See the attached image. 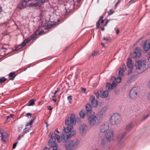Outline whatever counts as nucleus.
Listing matches in <instances>:
<instances>
[{"mask_svg": "<svg viewBox=\"0 0 150 150\" xmlns=\"http://www.w3.org/2000/svg\"><path fill=\"white\" fill-rule=\"evenodd\" d=\"M150 62L149 59L141 60L136 61L135 67L139 73L142 72L147 70L149 67Z\"/></svg>", "mask_w": 150, "mask_h": 150, "instance_id": "1", "label": "nucleus"}, {"mask_svg": "<svg viewBox=\"0 0 150 150\" xmlns=\"http://www.w3.org/2000/svg\"><path fill=\"white\" fill-rule=\"evenodd\" d=\"M102 115L100 112H98L96 115H91L88 118V121L91 127L98 125L101 121Z\"/></svg>", "mask_w": 150, "mask_h": 150, "instance_id": "2", "label": "nucleus"}, {"mask_svg": "<svg viewBox=\"0 0 150 150\" xmlns=\"http://www.w3.org/2000/svg\"><path fill=\"white\" fill-rule=\"evenodd\" d=\"M49 136L51 138V139L48 141L49 146L50 147L53 148V150H57L58 146L56 144V139L57 140V142L60 143V136L57 134H55V132H54V133H50Z\"/></svg>", "mask_w": 150, "mask_h": 150, "instance_id": "3", "label": "nucleus"}, {"mask_svg": "<svg viewBox=\"0 0 150 150\" xmlns=\"http://www.w3.org/2000/svg\"><path fill=\"white\" fill-rule=\"evenodd\" d=\"M80 142L79 140L74 139L68 141L64 144V146L66 150H74L79 147Z\"/></svg>", "mask_w": 150, "mask_h": 150, "instance_id": "4", "label": "nucleus"}, {"mask_svg": "<svg viewBox=\"0 0 150 150\" xmlns=\"http://www.w3.org/2000/svg\"><path fill=\"white\" fill-rule=\"evenodd\" d=\"M38 31H37L34 33L30 37L25 39L20 45H21L22 47L25 46L26 44L29 41H30L31 40H36L38 38L37 36L38 35H41L45 33V32L42 31H40L38 33Z\"/></svg>", "mask_w": 150, "mask_h": 150, "instance_id": "5", "label": "nucleus"}, {"mask_svg": "<svg viewBox=\"0 0 150 150\" xmlns=\"http://www.w3.org/2000/svg\"><path fill=\"white\" fill-rule=\"evenodd\" d=\"M120 115L118 114L115 113L112 115L110 119V122L112 125H115L120 123L121 120Z\"/></svg>", "mask_w": 150, "mask_h": 150, "instance_id": "6", "label": "nucleus"}, {"mask_svg": "<svg viewBox=\"0 0 150 150\" xmlns=\"http://www.w3.org/2000/svg\"><path fill=\"white\" fill-rule=\"evenodd\" d=\"M76 122V118L75 114L74 113H71L70 117L66 119L65 121V124L68 125L73 126L74 125Z\"/></svg>", "mask_w": 150, "mask_h": 150, "instance_id": "7", "label": "nucleus"}, {"mask_svg": "<svg viewBox=\"0 0 150 150\" xmlns=\"http://www.w3.org/2000/svg\"><path fill=\"white\" fill-rule=\"evenodd\" d=\"M109 124L108 122H105L100 125V131L102 133L107 132L109 129Z\"/></svg>", "mask_w": 150, "mask_h": 150, "instance_id": "8", "label": "nucleus"}, {"mask_svg": "<svg viewBox=\"0 0 150 150\" xmlns=\"http://www.w3.org/2000/svg\"><path fill=\"white\" fill-rule=\"evenodd\" d=\"M74 5L73 4H70L69 3H67L66 5V9L64 11V14L65 15H68L70 11H71L74 8Z\"/></svg>", "mask_w": 150, "mask_h": 150, "instance_id": "9", "label": "nucleus"}, {"mask_svg": "<svg viewBox=\"0 0 150 150\" xmlns=\"http://www.w3.org/2000/svg\"><path fill=\"white\" fill-rule=\"evenodd\" d=\"M114 134L113 131L112 130H109L107 132L105 136L107 142H110L114 138Z\"/></svg>", "mask_w": 150, "mask_h": 150, "instance_id": "10", "label": "nucleus"}, {"mask_svg": "<svg viewBox=\"0 0 150 150\" xmlns=\"http://www.w3.org/2000/svg\"><path fill=\"white\" fill-rule=\"evenodd\" d=\"M126 134V132H124L120 134L117 137V140L118 143L120 145H122L123 144V139L125 136Z\"/></svg>", "mask_w": 150, "mask_h": 150, "instance_id": "11", "label": "nucleus"}, {"mask_svg": "<svg viewBox=\"0 0 150 150\" xmlns=\"http://www.w3.org/2000/svg\"><path fill=\"white\" fill-rule=\"evenodd\" d=\"M137 94V89L136 87H134L131 90L129 93V96L132 99H134Z\"/></svg>", "mask_w": 150, "mask_h": 150, "instance_id": "12", "label": "nucleus"}, {"mask_svg": "<svg viewBox=\"0 0 150 150\" xmlns=\"http://www.w3.org/2000/svg\"><path fill=\"white\" fill-rule=\"evenodd\" d=\"M141 50L139 48L136 47L134 50V52L131 55V57L132 58H136L141 57Z\"/></svg>", "mask_w": 150, "mask_h": 150, "instance_id": "13", "label": "nucleus"}, {"mask_svg": "<svg viewBox=\"0 0 150 150\" xmlns=\"http://www.w3.org/2000/svg\"><path fill=\"white\" fill-rule=\"evenodd\" d=\"M127 66L129 69L128 70V74H131L132 72L133 64L132 63V60L131 58H129L127 59Z\"/></svg>", "mask_w": 150, "mask_h": 150, "instance_id": "14", "label": "nucleus"}, {"mask_svg": "<svg viewBox=\"0 0 150 150\" xmlns=\"http://www.w3.org/2000/svg\"><path fill=\"white\" fill-rule=\"evenodd\" d=\"M87 128V126L85 124H83L79 127V131L82 134H86Z\"/></svg>", "mask_w": 150, "mask_h": 150, "instance_id": "15", "label": "nucleus"}, {"mask_svg": "<svg viewBox=\"0 0 150 150\" xmlns=\"http://www.w3.org/2000/svg\"><path fill=\"white\" fill-rule=\"evenodd\" d=\"M144 50L146 52L149 50L150 48V41L149 40H146L143 45Z\"/></svg>", "mask_w": 150, "mask_h": 150, "instance_id": "16", "label": "nucleus"}, {"mask_svg": "<svg viewBox=\"0 0 150 150\" xmlns=\"http://www.w3.org/2000/svg\"><path fill=\"white\" fill-rule=\"evenodd\" d=\"M27 2L26 0L21 1L18 4V8L20 9H22L25 8L27 6Z\"/></svg>", "mask_w": 150, "mask_h": 150, "instance_id": "17", "label": "nucleus"}, {"mask_svg": "<svg viewBox=\"0 0 150 150\" xmlns=\"http://www.w3.org/2000/svg\"><path fill=\"white\" fill-rule=\"evenodd\" d=\"M90 99L91 100V104L93 107H96L98 105V100L96 99L93 96H91L90 97Z\"/></svg>", "mask_w": 150, "mask_h": 150, "instance_id": "18", "label": "nucleus"}, {"mask_svg": "<svg viewBox=\"0 0 150 150\" xmlns=\"http://www.w3.org/2000/svg\"><path fill=\"white\" fill-rule=\"evenodd\" d=\"M61 138L62 142L65 144L67 143L68 142V141L69 139L67 134H63L61 136Z\"/></svg>", "mask_w": 150, "mask_h": 150, "instance_id": "19", "label": "nucleus"}, {"mask_svg": "<svg viewBox=\"0 0 150 150\" xmlns=\"http://www.w3.org/2000/svg\"><path fill=\"white\" fill-rule=\"evenodd\" d=\"M133 126V125L132 122H130L129 124H127L125 128V132H130Z\"/></svg>", "mask_w": 150, "mask_h": 150, "instance_id": "20", "label": "nucleus"}, {"mask_svg": "<svg viewBox=\"0 0 150 150\" xmlns=\"http://www.w3.org/2000/svg\"><path fill=\"white\" fill-rule=\"evenodd\" d=\"M86 112L88 113H91L92 111V108L89 103H87L86 105Z\"/></svg>", "mask_w": 150, "mask_h": 150, "instance_id": "21", "label": "nucleus"}, {"mask_svg": "<svg viewBox=\"0 0 150 150\" xmlns=\"http://www.w3.org/2000/svg\"><path fill=\"white\" fill-rule=\"evenodd\" d=\"M125 65H124V67L123 68H121L119 71L118 74L120 76H123L124 74V72L125 71V69H126V68H125Z\"/></svg>", "mask_w": 150, "mask_h": 150, "instance_id": "22", "label": "nucleus"}, {"mask_svg": "<svg viewBox=\"0 0 150 150\" xmlns=\"http://www.w3.org/2000/svg\"><path fill=\"white\" fill-rule=\"evenodd\" d=\"M73 128V127L72 126L69 125L66 127H64V132L67 133L69 132Z\"/></svg>", "mask_w": 150, "mask_h": 150, "instance_id": "23", "label": "nucleus"}, {"mask_svg": "<svg viewBox=\"0 0 150 150\" xmlns=\"http://www.w3.org/2000/svg\"><path fill=\"white\" fill-rule=\"evenodd\" d=\"M107 109V108L106 106L103 107L98 112H100L101 114L102 115V118H103V114L105 113Z\"/></svg>", "mask_w": 150, "mask_h": 150, "instance_id": "24", "label": "nucleus"}, {"mask_svg": "<svg viewBox=\"0 0 150 150\" xmlns=\"http://www.w3.org/2000/svg\"><path fill=\"white\" fill-rule=\"evenodd\" d=\"M35 100L34 99H32L30 100L28 103L27 105L28 106H33L35 104Z\"/></svg>", "mask_w": 150, "mask_h": 150, "instance_id": "25", "label": "nucleus"}, {"mask_svg": "<svg viewBox=\"0 0 150 150\" xmlns=\"http://www.w3.org/2000/svg\"><path fill=\"white\" fill-rule=\"evenodd\" d=\"M115 79V81L117 83H120L121 81V78L119 77H117L116 78L115 77H112L111 79Z\"/></svg>", "mask_w": 150, "mask_h": 150, "instance_id": "26", "label": "nucleus"}, {"mask_svg": "<svg viewBox=\"0 0 150 150\" xmlns=\"http://www.w3.org/2000/svg\"><path fill=\"white\" fill-rule=\"evenodd\" d=\"M40 5H39L37 2H36L35 3L32 2L29 4V6L30 7H37L38 6H40Z\"/></svg>", "mask_w": 150, "mask_h": 150, "instance_id": "27", "label": "nucleus"}, {"mask_svg": "<svg viewBox=\"0 0 150 150\" xmlns=\"http://www.w3.org/2000/svg\"><path fill=\"white\" fill-rule=\"evenodd\" d=\"M108 93L107 91H105L103 92L101 97L102 98H106L108 96Z\"/></svg>", "mask_w": 150, "mask_h": 150, "instance_id": "28", "label": "nucleus"}, {"mask_svg": "<svg viewBox=\"0 0 150 150\" xmlns=\"http://www.w3.org/2000/svg\"><path fill=\"white\" fill-rule=\"evenodd\" d=\"M149 116V114H147L146 115L143 116L140 119V121L141 122L143 121L146 119Z\"/></svg>", "mask_w": 150, "mask_h": 150, "instance_id": "29", "label": "nucleus"}, {"mask_svg": "<svg viewBox=\"0 0 150 150\" xmlns=\"http://www.w3.org/2000/svg\"><path fill=\"white\" fill-rule=\"evenodd\" d=\"M106 88L107 91H110L112 88L111 84L109 83H107L106 85Z\"/></svg>", "mask_w": 150, "mask_h": 150, "instance_id": "30", "label": "nucleus"}, {"mask_svg": "<svg viewBox=\"0 0 150 150\" xmlns=\"http://www.w3.org/2000/svg\"><path fill=\"white\" fill-rule=\"evenodd\" d=\"M103 18H104L103 16H102L100 17V18H99L98 21H97V22L96 23V26H97V28H96V29L98 28L100 26V23L99 22H100V20H103Z\"/></svg>", "mask_w": 150, "mask_h": 150, "instance_id": "31", "label": "nucleus"}, {"mask_svg": "<svg viewBox=\"0 0 150 150\" xmlns=\"http://www.w3.org/2000/svg\"><path fill=\"white\" fill-rule=\"evenodd\" d=\"M75 134V132L74 131H73L71 132L70 134H67V135L69 138V139L71 138L72 137L74 136Z\"/></svg>", "mask_w": 150, "mask_h": 150, "instance_id": "32", "label": "nucleus"}, {"mask_svg": "<svg viewBox=\"0 0 150 150\" xmlns=\"http://www.w3.org/2000/svg\"><path fill=\"white\" fill-rule=\"evenodd\" d=\"M108 142H107L106 138H103L102 139L101 144L102 145L104 146Z\"/></svg>", "mask_w": 150, "mask_h": 150, "instance_id": "33", "label": "nucleus"}, {"mask_svg": "<svg viewBox=\"0 0 150 150\" xmlns=\"http://www.w3.org/2000/svg\"><path fill=\"white\" fill-rule=\"evenodd\" d=\"M35 1L37 2L39 5L40 4H43L47 2V0H35Z\"/></svg>", "mask_w": 150, "mask_h": 150, "instance_id": "34", "label": "nucleus"}, {"mask_svg": "<svg viewBox=\"0 0 150 150\" xmlns=\"http://www.w3.org/2000/svg\"><path fill=\"white\" fill-rule=\"evenodd\" d=\"M79 115L81 118H83L85 117V114L82 110L81 111L79 112Z\"/></svg>", "mask_w": 150, "mask_h": 150, "instance_id": "35", "label": "nucleus"}, {"mask_svg": "<svg viewBox=\"0 0 150 150\" xmlns=\"http://www.w3.org/2000/svg\"><path fill=\"white\" fill-rule=\"evenodd\" d=\"M133 80V77L131 76L129 78L127 79V82L128 84H130L131 83Z\"/></svg>", "mask_w": 150, "mask_h": 150, "instance_id": "36", "label": "nucleus"}, {"mask_svg": "<svg viewBox=\"0 0 150 150\" xmlns=\"http://www.w3.org/2000/svg\"><path fill=\"white\" fill-rule=\"evenodd\" d=\"M1 140L2 141H3L4 142H6V137L5 135L2 134L1 136Z\"/></svg>", "mask_w": 150, "mask_h": 150, "instance_id": "37", "label": "nucleus"}, {"mask_svg": "<svg viewBox=\"0 0 150 150\" xmlns=\"http://www.w3.org/2000/svg\"><path fill=\"white\" fill-rule=\"evenodd\" d=\"M111 85V87H112V88H114L116 87L117 86V84L115 82V81H113L112 84Z\"/></svg>", "mask_w": 150, "mask_h": 150, "instance_id": "38", "label": "nucleus"}, {"mask_svg": "<svg viewBox=\"0 0 150 150\" xmlns=\"http://www.w3.org/2000/svg\"><path fill=\"white\" fill-rule=\"evenodd\" d=\"M94 94L97 98L99 97V93L98 90H96L94 92Z\"/></svg>", "mask_w": 150, "mask_h": 150, "instance_id": "39", "label": "nucleus"}, {"mask_svg": "<svg viewBox=\"0 0 150 150\" xmlns=\"http://www.w3.org/2000/svg\"><path fill=\"white\" fill-rule=\"evenodd\" d=\"M22 48L21 45H19L17 47H16L13 50L14 51H17L19 50Z\"/></svg>", "mask_w": 150, "mask_h": 150, "instance_id": "40", "label": "nucleus"}, {"mask_svg": "<svg viewBox=\"0 0 150 150\" xmlns=\"http://www.w3.org/2000/svg\"><path fill=\"white\" fill-rule=\"evenodd\" d=\"M6 80V79H5L4 77H2L0 78V83H2Z\"/></svg>", "mask_w": 150, "mask_h": 150, "instance_id": "41", "label": "nucleus"}, {"mask_svg": "<svg viewBox=\"0 0 150 150\" xmlns=\"http://www.w3.org/2000/svg\"><path fill=\"white\" fill-rule=\"evenodd\" d=\"M67 99L69 100V102L70 103H71L72 102V96H69L67 97Z\"/></svg>", "mask_w": 150, "mask_h": 150, "instance_id": "42", "label": "nucleus"}, {"mask_svg": "<svg viewBox=\"0 0 150 150\" xmlns=\"http://www.w3.org/2000/svg\"><path fill=\"white\" fill-rule=\"evenodd\" d=\"M24 134L22 133V134H20L17 138L18 140H20L21 138L23 136Z\"/></svg>", "mask_w": 150, "mask_h": 150, "instance_id": "43", "label": "nucleus"}, {"mask_svg": "<svg viewBox=\"0 0 150 150\" xmlns=\"http://www.w3.org/2000/svg\"><path fill=\"white\" fill-rule=\"evenodd\" d=\"M35 117H34L33 118H32L30 121L29 122H30V124L32 125V124L33 123L34 121L35 120Z\"/></svg>", "mask_w": 150, "mask_h": 150, "instance_id": "44", "label": "nucleus"}, {"mask_svg": "<svg viewBox=\"0 0 150 150\" xmlns=\"http://www.w3.org/2000/svg\"><path fill=\"white\" fill-rule=\"evenodd\" d=\"M29 130V129L28 128H25L23 132V133L24 134L25 133H26V132L28 131Z\"/></svg>", "mask_w": 150, "mask_h": 150, "instance_id": "45", "label": "nucleus"}, {"mask_svg": "<svg viewBox=\"0 0 150 150\" xmlns=\"http://www.w3.org/2000/svg\"><path fill=\"white\" fill-rule=\"evenodd\" d=\"M60 91V88H57V90L55 91V92H54V94L56 95V94L58 92H59Z\"/></svg>", "mask_w": 150, "mask_h": 150, "instance_id": "46", "label": "nucleus"}, {"mask_svg": "<svg viewBox=\"0 0 150 150\" xmlns=\"http://www.w3.org/2000/svg\"><path fill=\"white\" fill-rule=\"evenodd\" d=\"M114 12V11L112 9L110 10L109 12L108 13V15H112Z\"/></svg>", "mask_w": 150, "mask_h": 150, "instance_id": "47", "label": "nucleus"}, {"mask_svg": "<svg viewBox=\"0 0 150 150\" xmlns=\"http://www.w3.org/2000/svg\"><path fill=\"white\" fill-rule=\"evenodd\" d=\"M103 40H104L106 41L107 42H109V38L107 37H104L103 38Z\"/></svg>", "mask_w": 150, "mask_h": 150, "instance_id": "48", "label": "nucleus"}, {"mask_svg": "<svg viewBox=\"0 0 150 150\" xmlns=\"http://www.w3.org/2000/svg\"><path fill=\"white\" fill-rule=\"evenodd\" d=\"M15 74V73L14 72H12L10 73L9 74V77H12L13 76H14Z\"/></svg>", "mask_w": 150, "mask_h": 150, "instance_id": "49", "label": "nucleus"}, {"mask_svg": "<svg viewBox=\"0 0 150 150\" xmlns=\"http://www.w3.org/2000/svg\"><path fill=\"white\" fill-rule=\"evenodd\" d=\"M32 115V114L30 113H28L27 114L26 116L28 118H30Z\"/></svg>", "mask_w": 150, "mask_h": 150, "instance_id": "50", "label": "nucleus"}, {"mask_svg": "<svg viewBox=\"0 0 150 150\" xmlns=\"http://www.w3.org/2000/svg\"><path fill=\"white\" fill-rule=\"evenodd\" d=\"M111 20L107 19L106 20V22L105 23V24L104 25H103V26H105V25H107V23H108L109 21H110Z\"/></svg>", "mask_w": 150, "mask_h": 150, "instance_id": "51", "label": "nucleus"}, {"mask_svg": "<svg viewBox=\"0 0 150 150\" xmlns=\"http://www.w3.org/2000/svg\"><path fill=\"white\" fill-rule=\"evenodd\" d=\"M17 143H18V142H16L14 143L13 144V149H15V147L16 146Z\"/></svg>", "mask_w": 150, "mask_h": 150, "instance_id": "52", "label": "nucleus"}, {"mask_svg": "<svg viewBox=\"0 0 150 150\" xmlns=\"http://www.w3.org/2000/svg\"><path fill=\"white\" fill-rule=\"evenodd\" d=\"M13 115L12 114H10L9 116H8L7 117V120H8L10 118H12L13 117Z\"/></svg>", "mask_w": 150, "mask_h": 150, "instance_id": "53", "label": "nucleus"}, {"mask_svg": "<svg viewBox=\"0 0 150 150\" xmlns=\"http://www.w3.org/2000/svg\"><path fill=\"white\" fill-rule=\"evenodd\" d=\"M96 52H95V51H93L92 53V56H93V57H94V56H95L96 55Z\"/></svg>", "mask_w": 150, "mask_h": 150, "instance_id": "54", "label": "nucleus"}, {"mask_svg": "<svg viewBox=\"0 0 150 150\" xmlns=\"http://www.w3.org/2000/svg\"><path fill=\"white\" fill-rule=\"evenodd\" d=\"M47 108L48 109L50 110H51L52 109V108L51 106L50 105H48L47 106Z\"/></svg>", "mask_w": 150, "mask_h": 150, "instance_id": "55", "label": "nucleus"}, {"mask_svg": "<svg viewBox=\"0 0 150 150\" xmlns=\"http://www.w3.org/2000/svg\"><path fill=\"white\" fill-rule=\"evenodd\" d=\"M120 2V1L119 0H118V1L116 2L115 5V7H116L117 5L118 4H119Z\"/></svg>", "mask_w": 150, "mask_h": 150, "instance_id": "56", "label": "nucleus"}, {"mask_svg": "<svg viewBox=\"0 0 150 150\" xmlns=\"http://www.w3.org/2000/svg\"><path fill=\"white\" fill-rule=\"evenodd\" d=\"M148 87L149 88V89H150V79L149 81L148 82Z\"/></svg>", "mask_w": 150, "mask_h": 150, "instance_id": "57", "label": "nucleus"}, {"mask_svg": "<svg viewBox=\"0 0 150 150\" xmlns=\"http://www.w3.org/2000/svg\"><path fill=\"white\" fill-rule=\"evenodd\" d=\"M81 89L83 92H85L86 90V89L83 88H81Z\"/></svg>", "mask_w": 150, "mask_h": 150, "instance_id": "58", "label": "nucleus"}, {"mask_svg": "<svg viewBox=\"0 0 150 150\" xmlns=\"http://www.w3.org/2000/svg\"><path fill=\"white\" fill-rule=\"evenodd\" d=\"M32 125L30 124V122H29L28 123H27L26 124V126H29V125Z\"/></svg>", "mask_w": 150, "mask_h": 150, "instance_id": "59", "label": "nucleus"}, {"mask_svg": "<svg viewBox=\"0 0 150 150\" xmlns=\"http://www.w3.org/2000/svg\"><path fill=\"white\" fill-rule=\"evenodd\" d=\"M43 150H50V149L46 147L44 148Z\"/></svg>", "mask_w": 150, "mask_h": 150, "instance_id": "60", "label": "nucleus"}, {"mask_svg": "<svg viewBox=\"0 0 150 150\" xmlns=\"http://www.w3.org/2000/svg\"><path fill=\"white\" fill-rule=\"evenodd\" d=\"M116 32L117 34H118L119 33V30L117 29L116 30Z\"/></svg>", "mask_w": 150, "mask_h": 150, "instance_id": "61", "label": "nucleus"}, {"mask_svg": "<svg viewBox=\"0 0 150 150\" xmlns=\"http://www.w3.org/2000/svg\"><path fill=\"white\" fill-rule=\"evenodd\" d=\"M22 127L21 126V127H19V128H18V131L20 132L21 131V129H22Z\"/></svg>", "mask_w": 150, "mask_h": 150, "instance_id": "62", "label": "nucleus"}, {"mask_svg": "<svg viewBox=\"0 0 150 150\" xmlns=\"http://www.w3.org/2000/svg\"><path fill=\"white\" fill-rule=\"evenodd\" d=\"M135 2V0H130L129 1V3L131 2L132 3Z\"/></svg>", "mask_w": 150, "mask_h": 150, "instance_id": "63", "label": "nucleus"}, {"mask_svg": "<svg viewBox=\"0 0 150 150\" xmlns=\"http://www.w3.org/2000/svg\"><path fill=\"white\" fill-rule=\"evenodd\" d=\"M100 28L101 29V30L102 31H103L105 30V28L104 27H101Z\"/></svg>", "mask_w": 150, "mask_h": 150, "instance_id": "64", "label": "nucleus"}]
</instances>
